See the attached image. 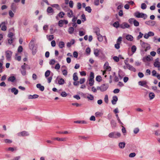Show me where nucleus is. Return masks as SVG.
<instances>
[{
  "instance_id": "obj_1",
  "label": "nucleus",
  "mask_w": 160,
  "mask_h": 160,
  "mask_svg": "<svg viewBox=\"0 0 160 160\" xmlns=\"http://www.w3.org/2000/svg\"><path fill=\"white\" fill-rule=\"evenodd\" d=\"M121 133L118 132H110L108 135L109 138L113 139H118L121 137Z\"/></svg>"
},
{
  "instance_id": "obj_2",
  "label": "nucleus",
  "mask_w": 160,
  "mask_h": 160,
  "mask_svg": "<svg viewBox=\"0 0 160 160\" xmlns=\"http://www.w3.org/2000/svg\"><path fill=\"white\" fill-rule=\"evenodd\" d=\"M35 41V39H32L29 44V48L30 49L32 50V54L33 55H35L37 52L36 49L35 48L34 49V42Z\"/></svg>"
},
{
  "instance_id": "obj_3",
  "label": "nucleus",
  "mask_w": 160,
  "mask_h": 160,
  "mask_svg": "<svg viewBox=\"0 0 160 160\" xmlns=\"http://www.w3.org/2000/svg\"><path fill=\"white\" fill-rule=\"evenodd\" d=\"M134 16L137 18H142L144 19H146L148 17L147 14L143 13L142 12H140L138 11L134 13Z\"/></svg>"
},
{
  "instance_id": "obj_4",
  "label": "nucleus",
  "mask_w": 160,
  "mask_h": 160,
  "mask_svg": "<svg viewBox=\"0 0 160 160\" xmlns=\"http://www.w3.org/2000/svg\"><path fill=\"white\" fill-rule=\"evenodd\" d=\"M109 87V85L108 83L102 84L100 86L97 87V90H99L102 92L106 91Z\"/></svg>"
},
{
  "instance_id": "obj_5",
  "label": "nucleus",
  "mask_w": 160,
  "mask_h": 160,
  "mask_svg": "<svg viewBox=\"0 0 160 160\" xmlns=\"http://www.w3.org/2000/svg\"><path fill=\"white\" fill-rule=\"evenodd\" d=\"M17 135L19 137H24L29 136L30 134L29 132L28 131H23L18 133L17 134Z\"/></svg>"
},
{
  "instance_id": "obj_6",
  "label": "nucleus",
  "mask_w": 160,
  "mask_h": 160,
  "mask_svg": "<svg viewBox=\"0 0 160 160\" xmlns=\"http://www.w3.org/2000/svg\"><path fill=\"white\" fill-rule=\"evenodd\" d=\"M103 67L105 70L102 71V74L103 75H104L106 73V71H111V68L109 66V64L108 62H106L105 63Z\"/></svg>"
},
{
  "instance_id": "obj_7",
  "label": "nucleus",
  "mask_w": 160,
  "mask_h": 160,
  "mask_svg": "<svg viewBox=\"0 0 160 160\" xmlns=\"http://www.w3.org/2000/svg\"><path fill=\"white\" fill-rule=\"evenodd\" d=\"M8 24V22L6 21L0 23V28H1V30L3 31H5L7 29L6 25Z\"/></svg>"
},
{
  "instance_id": "obj_8",
  "label": "nucleus",
  "mask_w": 160,
  "mask_h": 160,
  "mask_svg": "<svg viewBox=\"0 0 160 160\" xmlns=\"http://www.w3.org/2000/svg\"><path fill=\"white\" fill-rule=\"evenodd\" d=\"M12 53V52L9 50H7L5 52L6 59L8 60H11Z\"/></svg>"
},
{
  "instance_id": "obj_9",
  "label": "nucleus",
  "mask_w": 160,
  "mask_h": 160,
  "mask_svg": "<svg viewBox=\"0 0 160 160\" xmlns=\"http://www.w3.org/2000/svg\"><path fill=\"white\" fill-rule=\"evenodd\" d=\"M153 65L154 67L158 68V70L160 71V62L158 58L155 59Z\"/></svg>"
},
{
  "instance_id": "obj_10",
  "label": "nucleus",
  "mask_w": 160,
  "mask_h": 160,
  "mask_svg": "<svg viewBox=\"0 0 160 160\" xmlns=\"http://www.w3.org/2000/svg\"><path fill=\"white\" fill-rule=\"evenodd\" d=\"M140 45L142 48L145 49L146 51L150 48L149 45L147 43L144 42L142 40L140 41Z\"/></svg>"
},
{
  "instance_id": "obj_11",
  "label": "nucleus",
  "mask_w": 160,
  "mask_h": 160,
  "mask_svg": "<svg viewBox=\"0 0 160 160\" xmlns=\"http://www.w3.org/2000/svg\"><path fill=\"white\" fill-rule=\"evenodd\" d=\"M138 85L148 88V87L147 85V82L146 81H140L138 82Z\"/></svg>"
},
{
  "instance_id": "obj_12",
  "label": "nucleus",
  "mask_w": 160,
  "mask_h": 160,
  "mask_svg": "<svg viewBox=\"0 0 160 160\" xmlns=\"http://www.w3.org/2000/svg\"><path fill=\"white\" fill-rule=\"evenodd\" d=\"M130 27V25L126 22H124L120 25V28L122 29H125L126 28H129Z\"/></svg>"
},
{
  "instance_id": "obj_13",
  "label": "nucleus",
  "mask_w": 160,
  "mask_h": 160,
  "mask_svg": "<svg viewBox=\"0 0 160 160\" xmlns=\"http://www.w3.org/2000/svg\"><path fill=\"white\" fill-rule=\"evenodd\" d=\"M125 65L127 68L129 70L132 71L134 72H135L136 71V70L135 68H134L132 66L130 65V64L128 63L127 62H125Z\"/></svg>"
},
{
  "instance_id": "obj_14",
  "label": "nucleus",
  "mask_w": 160,
  "mask_h": 160,
  "mask_svg": "<svg viewBox=\"0 0 160 160\" xmlns=\"http://www.w3.org/2000/svg\"><path fill=\"white\" fill-rule=\"evenodd\" d=\"M154 33L152 32H149L145 34L144 37L146 39H148L149 37L153 36L154 35Z\"/></svg>"
},
{
  "instance_id": "obj_15",
  "label": "nucleus",
  "mask_w": 160,
  "mask_h": 160,
  "mask_svg": "<svg viewBox=\"0 0 160 160\" xmlns=\"http://www.w3.org/2000/svg\"><path fill=\"white\" fill-rule=\"evenodd\" d=\"M152 57L150 55H148L146 57H144L142 59V60L144 62H146L147 61H150L152 60Z\"/></svg>"
},
{
  "instance_id": "obj_16",
  "label": "nucleus",
  "mask_w": 160,
  "mask_h": 160,
  "mask_svg": "<svg viewBox=\"0 0 160 160\" xmlns=\"http://www.w3.org/2000/svg\"><path fill=\"white\" fill-rule=\"evenodd\" d=\"M16 78L13 75V74H12L8 78V80L9 82H14L16 80Z\"/></svg>"
},
{
  "instance_id": "obj_17",
  "label": "nucleus",
  "mask_w": 160,
  "mask_h": 160,
  "mask_svg": "<svg viewBox=\"0 0 160 160\" xmlns=\"http://www.w3.org/2000/svg\"><path fill=\"white\" fill-rule=\"evenodd\" d=\"M102 51L100 49H94V53L96 57H98L100 53H102Z\"/></svg>"
},
{
  "instance_id": "obj_18",
  "label": "nucleus",
  "mask_w": 160,
  "mask_h": 160,
  "mask_svg": "<svg viewBox=\"0 0 160 160\" xmlns=\"http://www.w3.org/2000/svg\"><path fill=\"white\" fill-rule=\"evenodd\" d=\"M145 23L150 26H153L156 23V22L154 21L149 20L145 22Z\"/></svg>"
},
{
  "instance_id": "obj_19",
  "label": "nucleus",
  "mask_w": 160,
  "mask_h": 160,
  "mask_svg": "<svg viewBox=\"0 0 160 160\" xmlns=\"http://www.w3.org/2000/svg\"><path fill=\"white\" fill-rule=\"evenodd\" d=\"M67 14L68 17L69 18H71L73 16V13L72 10L70 9H68L67 11Z\"/></svg>"
},
{
  "instance_id": "obj_20",
  "label": "nucleus",
  "mask_w": 160,
  "mask_h": 160,
  "mask_svg": "<svg viewBox=\"0 0 160 160\" xmlns=\"http://www.w3.org/2000/svg\"><path fill=\"white\" fill-rule=\"evenodd\" d=\"M11 9L13 11L15 12L17 9L16 4L14 2L12 3L11 6Z\"/></svg>"
},
{
  "instance_id": "obj_21",
  "label": "nucleus",
  "mask_w": 160,
  "mask_h": 160,
  "mask_svg": "<svg viewBox=\"0 0 160 160\" xmlns=\"http://www.w3.org/2000/svg\"><path fill=\"white\" fill-rule=\"evenodd\" d=\"M52 139L54 140H57L59 141H65L66 140V138H53Z\"/></svg>"
},
{
  "instance_id": "obj_22",
  "label": "nucleus",
  "mask_w": 160,
  "mask_h": 160,
  "mask_svg": "<svg viewBox=\"0 0 160 160\" xmlns=\"http://www.w3.org/2000/svg\"><path fill=\"white\" fill-rule=\"evenodd\" d=\"M118 100V98L116 96H113L112 97V99L111 101L112 104L113 105L115 104Z\"/></svg>"
},
{
  "instance_id": "obj_23",
  "label": "nucleus",
  "mask_w": 160,
  "mask_h": 160,
  "mask_svg": "<svg viewBox=\"0 0 160 160\" xmlns=\"http://www.w3.org/2000/svg\"><path fill=\"white\" fill-rule=\"evenodd\" d=\"M6 151H10L11 152H13L14 151H16L17 150L16 147H9L7 148L6 149Z\"/></svg>"
},
{
  "instance_id": "obj_24",
  "label": "nucleus",
  "mask_w": 160,
  "mask_h": 160,
  "mask_svg": "<svg viewBox=\"0 0 160 160\" xmlns=\"http://www.w3.org/2000/svg\"><path fill=\"white\" fill-rule=\"evenodd\" d=\"M126 39L128 41H132L133 40V37L131 35L128 34L126 36Z\"/></svg>"
},
{
  "instance_id": "obj_25",
  "label": "nucleus",
  "mask_w": 160,
  "mask_h": 160,
  "mask_svg": "<svg viewBox=\"0 0 160 160\" xmlns=\"http://www.w3.org/2000/svg\"><path fill=\"white\" fill-rule=\"evenodd\" d=\"M65 83L64 79L62 78H59L58 80V84L59 85H62Z\"/></svg>"
},
{
  "instance_id": "obj_26",
  "label": "nucleus",
  "mask_w": 160,
  "mask_h": 160,
  "mask_svg": "<svg viewBox=\"0 0 160 160\" xmlns=\"http://www.w3.org/2000/svg\"><path fill=\"white\" fill-rule=\"evenodd\" d=\"M36 87L37 88L39 89L42 91L44 90V87L41 85L40 83L37 84L36 85Z\"/></svg>"
},
{
  "instance_id": "obj_27",
  "label": "nucleus",
  "mask_w": 160,
  "mask_h": 160,
  "mask_svg": "<svg viewBox=\"0 0 160 160\" xmlns=\"http://www.w3.org/2000/svg\"><path fill=\"white\" fill-rule=\"evenodd\" d=\"M39 96L37 94H34L33 95H29L28 96V98L29 99H34L38 98Z\"/></svg>"
},
{
  "instance_id": "obj_28",
  "label": "nucleus",
  "mask_w": 160,
  "mask_h": 160,
  "mask_svg": "<svg viewBox=\"0 0 160 160\" xmlns=\"http://www.w3.org/2000/svg\"><path fill=\"white\" fill-rule=\"evenodd\" d=\"M125 143L124 142H120L118 143V146L120 149L124 148L125 146Z\"/></svg>"
},
{
  "instance_id": "obj_29",
  "label": "nucleus",
  "mask_w": 160,
  "mask_h": 160,
  "mask_svg": "<svg viewBox=\"0 0 160 160\" xmlns=\"http://www.w3.org/2000/svg\"><path fill=\"white\" fill-rule=\"evenodd\" d=\"M67 5H66V4L64 3L62 4L61 6L62 9L65 12L67 11V10L69 9V8Z\"/></svg>"
},
{
  "instance_id": "obj_30",
  "label": "nucleus",
  "mask_w": 160,
  "mask_h": 160,
  "mask_svg": "<svg viewBox=\"0 0 160 160\" xmlns=\"http://www.w3.org/2000/svg\"><path fill=\"white\" fill-rule=\"evenodd\" d=\"M11 92L12 93H13L15 95L17 94L18 92V89H17L15 88H11Z\"/></svg>"
},
{
  "instance_id": "obj_31",
  "label": "nucleus",
  "mask_w": 160,
  "mask_h": 160,
  "mask_svg": "<svg viewBox=\"0 0 160 160\" xmlns=\"http://www.w3.org/2000/svg\"><path fill=\"white\" fill-rule=\"evenodd\" d=\"M75 43L74 39H72L70 42H68L67 44V46L68 47H70L73 44Z\"/></svg>"
},
{
  "instance_id": "obj_32",
  "label": "nucleus",
  "mask_w": 160,
  "mask_h": 160,
  "mask_svg": "<svg viewBox=\"0 0 160 160\" xmlns=\"http://www.w3.org/2000/svg\"><path fill=\"white\" fill-rule=\"evenodd\" d=\"M112 75L114 77V80L116 82H117L119 80V78L116 75L115 72H112Z\"/></svg>"
},
{
  "instance_id": "obj_33",
  "label": "nucleus",
  "mask_w": 160,
  "mask_h": 160,
  "mask_svg": "<svg viewBox=\"0 0 160 160\" xmlns=\"http://www.w3.org/2000/svg\"><path fill=\"white\" fill-rule=\"evenodd\" d=\"M155 95L154 93L151 92L149 94V97L150 100H151L154 98Z\"/></svg>"
},
{
  "instance_id": "obj_34",
  "label": "nucleus",
  "mask_w": 160,
  "mask_h": 160,
  "mask_svg": "<svg viewBox=\"0 0 160 160\" xmlns=\"http://www.w3.org/2000/svg\"><path fill=\"white\" fill-rule=\"evenodd\" d=\"M3 141L6 144H11L12 142V140L9 139H4Z\"/></svg>"
},
{
  "instance_id": "obj_35",
  "label": "nucleus",
  "mask_w": 160,
  "mask_h": 160,
  "mask_svg": "<svg viewBox=\"0 0 160 160\" xmlns=\"http://www.w3.org/2000/svg\"><path fill=\"white\" fill-rule=\"evenodd\" d=\"M47 11L48 13H53L54 11L53 9L51 7H48L47 9Z\"/></svg>"
},
{
  "instance_id": "obj_36",
  "label": "nucleus",
  "mask_w": 160,
  "mask_h": 160,
  "mask_svg": "<svg viewBox=\"0 0 160 160\" xmlns=\"http://www.w3.org/2000/svg\"><path fill=\"white\" fill-rule=\"evenodd\" d=\"M137 50V47L135 45H132L131 48V50L132 54L135 53Z\"/></svg>"
},
{
  "instance_id": "obj_37",
  "label": "nucleus",
  "mask_w": 160,
  "mask_h": 160,
  "mask_svg": "<svg viewBox=\"0 0 160 160\" xmlns=\"http://www.w3.org/2000/svg\"><path fill=\"white\" fill-rule=\"evenodd\" d=\"M58 46L60 48H62L65 46L64 42L62 41H60L59 42Z\"/></svg>"
},
{
  "instance_id": "obj_38",
  "label": "nucleus",
  "mask_w": 160,
  "mask_h": 160,
  "mask_svg": "<svg viewBox=\"0 0 160 160\" xmlns=\"http://www.w3.org/2000/svg\"><path fill=\"white\" fill-rule=\"evenodd\" d=\"M111 124L112 128H115L116 127V123L115 121L113 120H111L110 122Z\"/></svg>"
},
{
  "instance_id": "obj_39",
  "label": "nucleus",
  "mask_w": 160,
  "mask_h": 160,
  "mask_svg": "<svg viewBox=\"0 0 160 160\" xmlns=\"http://www.w3.org/2000/svg\"><path fill=\"white\" fill-rule=\"evenodd\" d=\"M73 79L74 81H77L78 79V77L77 76V73H74L73 75Z\"/></svg>"
},
{
  "instance_id": "obj_40",
  "label": "nucleus",
  "mask_w": 160,
  "mask_h": 160,
  "mask_svg": "<svg viewBox=\"0 0 160 160\" xmlns=\"http://www.w3.org/2000/svg\"><path fill=\"white\" fill-rule=\"evenodd\" d=\"M120 25L119 22L118 21L115 22L113 24V26L117 28L120 27Z\"/></svg>"
},
{
  "instance_id": "obj_41",
  "label": "nucleus",
  "mask_w": 160,
  "mask_h": 160,
  "mask_svg": "<svg viewBox=\"0 0 160 160\" xmlns=\"http://www.w3.org/2000/svg\"><path fill=\"white\" fill-rule=\"evenodd\" d=\"M94 81L93 79L91 78H89V84L90 86H92L94 84Z\"/></svg>"
},
{
  "instance_id": "obj_42",
  "label": "nucleus",
  "mask_w": 160,
  "mask_h": 160,
  "mask_svg": "<svg viewBox=\"0 0 160 160\" xmlns=\"http://www.w3.org/2000/svg\"><path fill=\"white\" fill-rule=\"evenodd\" d=\"M74 28L72 27H70L68 30V33L70 34H72L73 33L74 31Z\"/></svg>"
},
{
  "instance_id": "obj_43",
  "label": "nucleus",
  "mask_w": 160,
  "mask_h": 160,
  "mask_svg": "<svg viewBox=\"0 0 160 160\" xmlns=\"http://www.w3.org/2000/svg\"><path fill=\"white\" fill-rule=\"evenodd\" d=\"M87 98L90 100H92L94 99L93 96L91 94H88V96L87 97Z\"/></svg>"
},
{
  "instance_id": "obj_44",
  "label": "nucleus",
  "mask_w": 160,
  "mask_h": 160,
  "mask_svg": "<svg viewBox=\"0 0 160 160\" xmlns=\"http://www.w3.org/2000/svg\"><path fill=\"white\" fill-rule=\"evenodd\" d=\"M62 74L64 76H67L68 74V73L67 70L66 69H64L62 70Z\"/></svg>"
},
{
  "instance_id": "obj_45",
  "label": "nucleus",
  "mask_w": 160,
  "mask_h": 160,
  "mask_svg": "<svg viewBox=\"0 0 160 160\" xmlns=\"http://www.w3.org/2000/svg\"><path fill=\"white\" fill-rule=\"evenodd\" d=\"M50 71L49 70H47L45 72V77L47 78L48 77L50 73Z\"/></svg>"
},
{
  "instance_id": "obj_46",
  "label": "nucleus",
  "mask_w": 160,
  "mask_h": 160,
  "mask_svg": "<svg viewBox=\"0 0 160 160\" xmlns=\"http://www.w3.org/2000/svg\"><path fill=\"white\" fill-rule=\"evenodd\" d=\"M47 38L48 40L49 41H51L54 38V37L53 35H50L48 36L47 35Z\"/></svg>"
},
{
  "instance_id": "obj_47",
  "label": "nucleus",
  "mask_w": 160,
  "mask_h": 160,
  "mask_svg": "<svg viewBox=\"0 0 160 160\" xmlns=\"http://www.w3.org/2000/svg\"><path fill=\"white\" fill-rule=\"evenodd\" d=\"M8 14L9 16L11 18H13L14 15V13L12 12V10H9L8 12Z\"/></svg>"
},
{
  "instance_id": "obj_48",
  "label": "nucleus",
  "mask_w": 160,
  "mask_h": 160,
  "mask_svg": "<svg viewBox=\"0 0 160 160\" xmlns=\"http://www.w3.org/2000/svg\"><path fill=\"white\" fill-rule=\"evenodd\" d=\"M85 10L88 12L90 13L91 12L92 9L90 6H88L85 8Z\"/></svg>"
},
{
  "instance_id": "obj_49",
  "label": "nucleus",
  "mask_w": 160,
  "mask_h": 160,
  "mask_svg": "<svg viewBox=\"0 0 160 160\" xmlns=\"http://www.w3.org/2000/svg\"><path fill=\"white\" fill-rule=\"evenodd\" d=\"M139 129L138 128H134L133 130V132L134 134H136L139 131Z\"/></svg>"
},
{
  "instance_id": "obj_50",
  "label": "nucleus",
  "mask_w": 160,
  "mask_h": 160,
  "mask_svg": "<svg viewBox=\"0 0 160 160\" xmlns=\"http://www.w3.org/2000/svg\"><path fill=\"white\" fill-rule=\"evenodd\" d=\"M147 8V5L144 3H142L141 5V8L142 9H145Z\"/></svg>"
},
{
  "instance_id": "obj_51",
  "label": "nucleus",
  "mask_w": 160,
  "mask_h": 160,
  "mask_svg": "<svg viewBox=\"0 0 160 160\" xmlns=\"http://www.w3.org/2000/svg\"><path fill=\"white\" fill-rule=\"evenodd\" d=\"M102 115V113L99 112H97L95 113V115L96 117H100Z\"/></svg>"
},
{
  "instance_id": "obj_52",
  "label": "nucleus",
  "mask_w": 160,
  "mask_h": 160,
  "mask_svg": "<svg viewBox=\"0 0 160 160\" xmlns=\"http://www.w3.org/2000/svg\"><path fill=\"white\" fill-rule=\"evenodd\" d=\"M64 15L65 13L62 12H60L58 15V16L61 18H63Z\"/></svg>"
},
{
  "instance_id": "obj_53",
  "label": "nucleus",
  "mask_w": 160,
  "mask_h": 160,
  "mask_svg": "<svg viewBox=\"0 0 160 160\" xmlns=\"http://www.w3.org/2000/svg\"><path fill=\"white\" fill-rule=\"evenodd\" d=\"M2 65L3 62L2 61L1 62V60H0V73H1L3 71Z\"/></svg>"
},
{
  "instance_id": "obj_54",
  "label": "nucleus",
  "mask_w": 160,
  "mask_h": 160,
  "mask_svg": "<svg viewBox=\"0 0 160 160\" xmlns=\"http://www.w3.org/2000/svg\"><path fill=\"white\" fill-rule=\"evenodd\" d=\"M81 19L82 22H84L86 20L85 16L84 14H82L81 16Z\"/></svg>"
},
{
  "instance_id": "obj_55",
  "label": "nucleus",
  "mask_w": 160,
  "mask_h": 160,
  "mask_svg": "<svg viewBox=\"0 0 160 160\" xmlns=\"http://www.w3.org/2000/svg\"><path fill=\"white\" fill-rule=\"evenodd\" d=\"M134 25L135 27H138L139 26V22L136 20V19L133 22Z\"/></svg>"
},
{
  "instance_id": "obj_56",
  "label": "nucleus",
  "mask_w": 160,
  "mask_h": 160,
  "mask_svg": "<svg viewBox=\"0 0 160 160\" xmlns=\"http://www.w3.org/2000/svg\"><path fill=\"white\" fill-rule=\"evenodd\" d=\"M96 80L97 81L100 82L102 80V78L100 76H98L96 78Z\"/></svg>"
},
{
  "instance_id": "obj_57",
  "label": "nucleus",
  "mask_w": 160,
  "mask_h": 160,
  "mask_svg": "<svg viewBox=\"0 0 160 160\" xmlns=\"http://www.w3.org/2000/svg\"><path fill=\"white\" fill-rule=\"evenodd\" d=\"M104 100L105 102L106 103H108V96L107 95H105L104 98Z\"/></svg>"
},
{
  "instance_id": "obj_58",
  "label": "nucleus",
  "mask_w": 160,
  "mask_h": 160,
  "mask_svg": "<svg viewBox=\"0 0 160 160\" xmlns=\"http://www.w3.org/2000/svg\"><path fill=\"white\" fill-rule=\"evenodd\" d=\"M16 57L15 58L16 60H18V61H20L21 60V57L20 56H18V54H16Z\"/></svg>"
},
{
  "instance_id": "obj_59",
  "label": "nucleus",
  "mask_w": 160,
  "mask_h": 160,
  "mask_svg": "<svg viewBox=\"0 0 160 160\" xmlns=\"http://www.w3.org/2000/svg\"><path fill=\"white\" fill-rule=\"evenodd\" d=\"M56 62V61L54 59H51L49 62V63L50 65H54Z\"/></svg>"
},
{
  "instance_id": "obj_60",
  "label": "nucleus",
  "mask_w": 160,
  "mask_h": 160,
  "mask_svg": "<svg viewBox=\"0 0 160 160\" xmlns=\"http://www.w3.org/2000/svg\"><path fill=\"white\" fill-rule=\"evenodd\" d=\"M14 38H10L8 40V43L9 44H11L13 41Z\"/></svg>"
},
{
  "instance_id": "obj_61",
  "label": "nucleus",
  "mask_w": 160,
  "mask_h": 160,
  "mask_svg": "<svg viewBox=\"0 0 160 160\" xmlns=\"http://www.w3.org/2000/svg\"><path fill=\"white\" fill-rule=\"evenodd\" d=\"M55 69L57 70H59L60 68V65L59 63L57 64L54 67Z\"/></svg>"
},
{
  "instance_id": "obj_62",
  "label": "nucleus",
  "mask_w": 160,
  "mask_h": 160,
  "mask_svg": "<svg viewBox=\"0 0 160 160\" xmlns=\"http://www.w3.org/2000/svg\"><path fill=\"white\" fill-rule=\"evenodd\" d=\"M14 36V34L12 32H10L8 34V37L10 38H13V37Z\"/></svg>"
},
{
  "instance_id": "obj_63",
  "label": "nucleus",
  "mask_w": 160,
  "mask_h": 160,
  "mask_svg": "<svg viewBox=\"0 0 160 160\" xmlns=\"http://www.w3.org/2000/svg\"><path fill=\"white\" fill-rule=\"evenodd\" d=\"M136 154L135 152H132L130 153L129 155V157L130 158H133L135 156Z\"/></svg>"
},
{
  "instance_id": "obj_64",
  "label": "nucleus",
  "mask_w": 160,
  "mask_h": 160,
  "mask_svg": "<svg viewBox=\"0 0 160 160\" xmlns=\"http://www.w3.org/2000/svg\"><path fill=\"white\" fill-rule=\"evenodd\" d=\"M61 95L62 97H65L67 96V94L64 91L62 92L61 93Z\"/></svg>"
}]
</instances>
